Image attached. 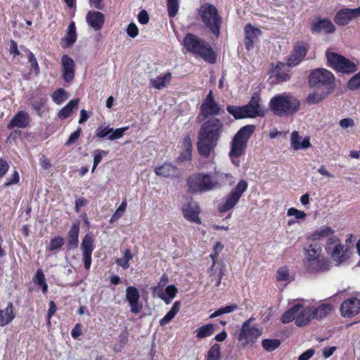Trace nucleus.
Listing matches in <instances>:
<instances>
[{"instance_id":"obj_4","label":"nucleus","mask_w":360,"mask_h":360,"mask_svg":"<svg viewBox=\"0 0 360 360\" xmlns=\"http://www.w3.org/2000/svg\"><path fill=\"white\" fill-rule=\"evenodd\" d=\"M255 126L250 124L243 127L236 134L231 142L229 157L231 162L236 167L240 166L238 158L245 151L247 142L255 131Z\"/></svg>"},{"instance_id":"obj_44","label":"nucleus","mask_w":360,"mask_h":360,"mask_svg":"<svg viewBox=\"0 0 360 360\" xmlns=\"http://www.w3.org/2000/svg\"><path fill=\"white\" fill-rule=\"evenodd\" d=\"M237 309H238V305L236 304L222 307L218 309L214 313H212L210 316V318L214 319V318H216L217 316H221L225 314L231 313V312L234 311L235 310H236Z\"/></svg>"},{"instance_id":"obj_20","label":"nucleus","mask_w":360,"mask_h":360,"mask_svg":"<svg viewBox=\"0 0 360 360\" xmlns=\"http://www.w3.org/2000/svg\"><path fill=\"white\" fill-rule=\"evenodd\" d=\"M356 11V8H342L340 10L334 18L335 22L342 26L347 25L352 19L359 16Z\"/></svg>"},{"instance_id":"obj_12","label":"nucleus","mask_w":360,"mask_h":360,"mask_svg":"<svg viewBox=\"0 0 360 360\" xmlns=\"http://www.w3.org/2000/svg\"><path fill=\"white\" fill-rule=\"evenodd\" d=\"M254 320L251 317L242 325V328L239 334V340L245 345L250 342H254L262 333L261 329L255 326H250V323Z\"/></svg>"},{"instance_id":"obj_36","label":"nucleus","mask_w":360,"mask_h":360,"mask_svg":"<svg viewBox=\"0 0 360 360\" xmlns=\"http://www.w3.org/2000/svg\"><path fill=\"white\" fill-rule=\"evenodd\" d=\"M286 65L282 63H278L272 71V75L279 82H285L290 79V75L285 71Z\"/></svg>"},{"instance_id":"obj_40","label":"nucleus","mask_w":360,"mask_h":360,"mask_svg":"<svg viewBox=\"0 0 360 360\" xmlns=\"http://www.w3.org/2000/svg\"><path fill=\"white\" fill-rule=\"evenodd\" d=\"M76 39V27L75 22H72L68 27V31L63 38V41L66 42L67 46H70L75 42Z\"/></svg>"},{"instance_id":"obj_41","label":"nucleus","mask_w":360,"mask_h":360,"mask_svg":"<svg viewBox=\"0 0 360 360\" xmlns=\"http://www.w3.org/2000/svg\"><path fill=\"white\" fill-rule=\"evenodd\" d=\"M33 281L36 285L41 287L44 293L48 290V285L45 281V276L41 269H38L33 278Z\"/></svg>"},{"instance_id":"obj_27","label":"nucleus","mask_w":360,"mask_h":360,"mask_svg":"<svg viewBox=\"0 0 360 360\" xmlns=\"http://www.w3.org/2000/svg\"><path fill=\"white\" fill-rule=\"evenodd\" d=\"M290 144L291 147L295 150L307 149L311 146L309 138L302 139L297 131H293L291 134Z\"/></svg>"},{"instance_id":"obj_46","label":"nucleus","mask_w":360,"mask_h":360,"mask_svg":"<svg viewBox=\"0 0 360 360\" xmlns=\"http://www.w3.org/2000/svg\"><path fill=\"white\" fill-rule=\"evenodd\" d=\"M221 347L219 344H214L209 349L206 356V360H220Z\"/></svg>"},{"instance_id":"obj_15","label":"nucleus","mask_w":360,"mask_h":360,"mask_svg":"<svg viewBox=\"0 0 360 360\" xmlns=\"http://www.w3.org/2000/svg\"><path fill=\"white\" fill-rule=\"evenodd\" d=\"M340 314L344 318H353L360 313V300L351 297L345 300L340 307Z\"/></svg>"},{"instance_id":"obj_29","label":"nucleus","mask_w":360,"mask_h":360,"mask_svg":"<svg viewBox=\"0 0 360 360\" xmlns=\"http://www.w3.org/2000/svg\"><path fill=\"white\" fill-rule=\"evenodd\" d=\"M311 29L314 32H323L326 34L333 33L335 30L334 25L328 19L318 20L313 24Z\"/></svg>"},{"instance_id":"obj_34","label":"nucleus","mask_w":360,"mask_h":360,"mask_svg":"<svg viewBox=\"0 0 360 360\" xmlns=\"http://www.w3.org/2000/svg\"><path fill=\"white\" fill-rule=\"evenodd\" d=\"M193 143L190 136H186L183 139L182 151L179 159L181 161L191 160L192 158Z\"/></svg>"},{"instance_id":"obj_13","label":"nucleus","mask_w":360,"mask_h":360,"mask_svg":"<svg viewBox=\"0 0 360 360\" xmlns=\"http://www.w3.org/2000/svg\"><path fill=\"white\" fill-rule=\"evenodd\" d=\"M221 108L214 101L212 91H210L206 98L200 105V115L198 119L202 116L204 119H207L210 116H217L220 113Z\"/></svg>"},{"instance_id":"obj_7","label":"nucleus","mask_w":360,"mask_h":360,"mask_svg":"<svg viewBox=\"0 0 360 360\" xmlns=\"http://www.w3.org/2000/svg\"><path fill=\"white\" fill-rule=\"evenodd\" d=\"M184 44L188 51L199 56L211 63L215 62V55L213 50L205 41L197 36L193 34H187L184 39Z\"/></svg>"},{"instance_id":"obj_30","label":"nucleus","mask_w":360,"mask_h":360,"mask_svg":"<svg viewBox=\"0 0 360 360\" xmlns=\"http://www.w3.org/2000/svg\"><path fill=\"white\" fill-rule=\"evenodd\" d=\"M331 93L322 89H314L308 94L305 101L309 105L318 104L324 101Z\"/></svg>"},{"instance_id":"obj_62","label":"nucleus","mask_w":360,"mask_h":360,"mask_svg":"<svg viewBox=\"0 0 360 360\" xmlns=\"http://www.w3.org/2000/svg\"><path fill=\"white\" fill-rule=\"evenodd\" d=\"M139 22L142 25H146L148 22L149 16L148 13L145 10H142L138 15Z\"/></svg>"},{"instance_id":"obj_19","label":"nucleus","mask_w":360,"mask_h":360,"mask_svg":"<svg viewBox=\"0 0 360 360\" xmlns=\"http://www.w3.org/2000/svg\"><path fill=\"white\" fill-rule=\"evenodd\" d=\"M156 175L165 178H178L181 176L179 169L172 163L165 162L154 169Z\"/></svg>"},{"instance_id":"obj_25","label":"nucleus","mask_w":360,"mask_h":360,"mask_svg":"<svg viewBox=\"0 0 360 360\" xmlns=\"http://www.w3.org/2000/svg\"><path fill=\"white\" fill-rule=\"evenodd\" d=\"M334 230L329 226H323L316 231L312 235L313 240L327 239V243H337L338 237L334 235Z\"/></svg>"},{"instance_id":"obj_17","label":"nucleus","mask_w":360,"mask_h":360,"mask_svg":"<svg viewBox=\"0 0 360 360\" xmlns=\"http://www.w3.org/2000/svg\"><path fill=\"white\" fill-rule=\"evenodd\" d=\"M182 212L186 219L196 224L201 223L199 218L200 209L196 202L189 201L184 205L182 207Z\"/></svg>"},{"instance_id":"obj_55","label":"nucleus","mask_w":360,"mask_h":360,"mask_svg":"<svg viewBox=\"0 0 360 360\" xmlns=\"http://www.w3.org/2000/svg\"><path fill=\"white\" fill-rule=\"evenodd\" d=\"M112 131V128L108 127H99L96 130V136L99 139H103L106 136H110V131Z\"/></svg>"},{"instance_id":"obj_14","label":"nucleus","mask_w":360,"mask_h":360,"mask_svg":"<svg viewBox=\"0 0 360 360\" xmlns=\"http://www.w3.org/2000/svg\"><path fill=\"white\" fill-rule=\"evenodd\" d=\"M125 298L132 314H138L142 311L143 304L140 300V292L136 287L129 286L127 288Z\"/></svg>"},{"instance_id":"obj_56","label":"nucleus","mask_w":360,"mask_h":360,"mask_svg":"<svg viewBox=\"0 0 360 360\" xmlns=\"http://www.w3.org/2000/svg\"><path fill=\"white\" fill-rule=\"evenodd\" d=\"M168 281V276L166 274H163L159 281L158 285L153 288V292L154 294H158L162 292V288L167 285Z\"/></svg>"},{"instance_id":"obj_60","label":"nucleus","mask_w":360,"mask_h":360,"mask_svg":"<svg viewBox=\"0 0 360 360\" xmlns=\"http://www.w3.org/2000/svg\"><path fill=\"white\" fill-rule=\"evenodd\" d=\"M127 33L130 37L134 38L139 34V29L134 22H131L127 28Z\"/></svg>"},{"instance_id":"obj_58","label":"nucleus","mask_w":360,"mask_h":360,"mask_svg":"<svg viewBox=\"0 0 360 360\" xmlns=\"http://www.w3.org/2000/svg\"><path fill=\"white\" fill-rule=\"evenodd\" d=\"M81 131H82V129L80 127H78L77 129L75 132L72 133L70 135L68 141L65 143V145L70 146L71 144H73L74 143H75L77 141V140L79 139V137L80 136Z\"/></svg>"},{"instance_id":"obj_33","label":"nucleus","mask_w":360,"mask_h":360,"mask_svg":"<svg viewBox=\"0 0 360 360\" xmlns=\"http://www.w3.org/2000/svg\"><path fill=\"white\" fill-rule=\"evenodd\" d=\"M79 232V224L78 222L73 223L68 233V246L70 249H75L78 247Z\"/></svg>"},{"instance_id":"obj_5","label":"nucleus","mask_w":360,"mask_h":360,"mask_svg":"<svg viewBox=\"0 0 360 360\" xmlns=\"http://www.w3.org/2000/svg\"><path fill=\"white\" fill-rule=\"evenodd\" d=\"M300 105L298 99L288 94L276 95L269 101L270 110L278 117L293 115L299 110Z\"/></svg>"},{"instance_id":"obj_57","label":"nucleus","mask_w":360,"mask_h":360,"mask_svg":"<svg viewBox=\"0 0 360 360\" xmlns=\"http://www.w3.org/2000/svg\"><path fill=\"white\" fill-rule=\"evenodd\" d=\"M107 152L102 150H97L95 152L94 158V165L91 169V172H94L97 165L101 162L102 156L107 155Z\"/></svg>"},{"instance_id":"obj_11","label":"nucleus","mask_w":360,"mask_h":360,"mask_svg":"<svg viewBox=\"0 0 360 360\" xmlns=\"http://www.w3.org/2000/svg\"><path fill=\"white\" fill-rule=\"evenodd\" d=\"M326 57L329 65L338 72L352 73L356 70V65L354 63L340 55L328 53Z\"/></svg>"},{"instance_id":"obj_21","label":"nucleus","mask_w":360,"mask_h":360,"mask_svg":"<svg viewBox=\"0 0 360 360\" xmlns=\"http://www.w3.org/2000/svg\"><path fill=\"white\" fill-rule=\"evenodd\" d=\"M305 266L309 273H321L330 269V263L327 259L321 257L312 261L306 262Z\"/></svg>"},{"instance_id":"obj_3","label":"nucleus","mask_w":360,"mask_h":360,"mask_svg":"<svg viewBox=\"0 0 360 360\" xmlns=\"http://www.w3.org/2000/svg\"><path fill=\"white\" fill-rule=\"evenodd\" d=\"M227 111L237 120L264 117L267 112L261 104L260 97L257 93L253 94L248 104L243 106L229 105Z\"/></svg>"},{"instance_id":"obj_28","label":"nucleus","mask_w":360,"mask_h":360,"mask_svg":"<svg viewBox=\"0 0 360 360\" xmlns=\"http://www.w3.org/2000/svg\"><path fill=\"white\" fill-rule=\"evenodd\" d=\"M86 21L95 30H99L104 22V15L99 11H90L87 14Z\"/></svg>"},{"instance_id":"obj_49","label":"nucleus","mask_w":360,"mask_h":360,"mask_svg":"<svg viewBox=\"0 0 360 360\" xmlns=\"http://www.w3.org/2000/svg\"><path fill=\"white\" fill-rule=\"evenodd\" d=\"M64 244V238L61 236H57L51 240L47 249L49 251H53L60 249Z\"/></svg>"},{"instance_id":"obj_26","label":"nucleus","mask_w":360,"mask_h":360,"mask_svg":"<svg viewBox=\"0 0 360 360\" xmlns=\"http://www.w3.org/2000/svg\"><path fill=\"white\" fill-rule=\"evenodd\" d=\"M30 121V118L28 113L24 110H20L12 118L8 124V128H25L28 126Z\"/></svg>"},{"instance_id":"obj_1","label":"nucleus","mask_w":360,"mask_h":360,"mask_svg":"<svg viewBox=\"0 0 360 360\" xmlns=\"http://www.w3.org/2000/svg\"><path fill=\"white\" fill-rule=\"evenodd\" d=\"M234 177L230 173L214 172V174L195 172L188 176L186 184L191 193H205L219 188L226 184L232 185Z\"/></svg>"},{"instance_id":"obj_24","label":"nucleus","mask_w":360,"mask_h":360,"mask_svg":"<svg viewBox=\"0 0 360 360\" xmlns=\"http://www.w3.org/2000/svg\"><path fill=\"white\" fill-rule=\"evenodd\" d=\"M245 31V46L248 50L252 48L254 43H255L258 37L262 34V31L253 27L251 24H248L244 29Z\"/></svg>"},{"instance_id":"obj_6","label":"nucleus","mask_w":360,"mask_h":360,"mask_svg":"<svg viewBox=\"0 0 360 360\" xmlns=\"http://www.w3.org/2000/svg\"><path fill=\"white\" fill-rule=\"evenodd\" d=\"M314 319L311 306L307 302L297 304L291 309L285 311L282 317L281 322L288 323L295 320L297 326H304L308 324Z\"/></svg>"},{"instance_id":"obj_43","label":"nucleus","mask_w":360,"mask_h":360,"mask_svg":"<svg viewBox=\"0 0 360 360\" xmlns=\"http://www.w3.org/2000/svg\"><path fill=\"white\" fill-rule=\"evenodd\" d=\"M133 255L129 249H127L124 252V256L122 258H118L116 259V264L121 266L124 269H127L129 267V261L131 260Z\"/></svg>"},{"instance_id":"obj_51","label":"nucleus","mask_w":360,"mask_h":360,"mask_svg":"<svg viewBox=\"0 0 360 360\" xmlns=\"http://www.w3.org/2000/svg\"><path fill=\"white\" fill-rule=\"evenodd\" d=\"M347 86L350 90L353 91L360 89V71L348 81Z\"/></svg>"},{"instance_id":"obj_37","label":"nucleus","mask_w":360,"mask_h":360,"mask_svg":"<svg viewBox=\"0 0 360 360\" xmlns=\"http://www.w3.org/2000/svg\"><path fill=\"white\" fill-rule=\"evenodd\" d=\"M79 100L78 98L71 100L65 107H63L58 113V117L64 120L68 117L75 109H77Z\"/></svg>"},{"instance_id":"obj_22","label":"nucleus","mask_w":360,"mask_h":360,"mask_svg":"<svg viewBox=\"0 0 360 360\" xmlns=\"http://www.w3.org/2000/svg\"><path fill=\"white\" fill-rule=\"evenodd\" d=\"M63 77L67 82H71L75 77L74 60L67 55H64L61 59Z\"/></svg>"},{"instance_id":"obj_64","label":"nucleus","mask_w":360,"mask_h":360,"mask_svg":"<svg viewBox=\"0 0 360 360\" xmlns=\"http://www.w3.org/2000/svg\"><path fill=\"white\" fill-rule=\"evenodd\" d=\"M174 315L169 311L162 319L160 320V326H163L170 322L174 318Z\"/></svg>"},{"instance_id":"obj_61","label":"nucleus","mask_w":360,"mask_h":360,"mask_svg":"<svg viewBox=\"0 0 360 360\" xmlns=\"http://www.w3.org/2000/svg\"><path fill=\"white\" fill-rule=\"evenodd\" d=\"M19 174L17 171H14L10 178H8L4 185L8 186L13 184H15L19 181Z\"/></svg>"},{"instance_id":"obj_8","label":"nucleus","mask_w":360,"mask_h":360,"mask_svg":"<svg viewBox=\"0 0 360 360\" xmlns=\"http://www.w3.org/2000/svg\"><path fill=\"white\" fill-rule=\"evenodd\" d=\"M309 85L313 89H322L332 93L335 89V77L325 68L312 70L309 76Z\"/></svg>"},{"instance_id":"obj_45","label":"nucleus","mask_w":360,"mask_h":360,"mask_svg":"<svg viewBox=\"0 0 360 360\" xmlns=\"http://www.w3.org/2000/svg\"><path fill=\"white\" fill-rule=\"evenodd\" d=\"M68 98L67 92L63 89H58L52 94V100L57 105L62 104Z\"/></svg>"},{"instance_id":"obj_53","label":"nucleus","mask_w":360,"mask_h":360,"mask_svg":"<svg viewBox=\"0 0 360 360\" xmlns=\"http://www.w3.org/2000/svg\"><path fill=\"white\" fill-rule=\"evenodd\" d=\"M129 129V127H124L121 128H117L114 129L112 128V131H110V136H108V139L110 141L116 140L122 137L124 131H126Z\"/></svg>"},{"instance_id":"obj_63","label":"nucleus","mask_w":360,"mask_h":360,"mask_svg":"<svg viewBox=\"0 0 360 360\" xmlns=\"http://www.w3.org/2000/svg\"><path fill=\"white\" fill-rule=\"evenodd\" d=\"M315 353V350L314 349H309L306 352H303L299 357L298 360H309L311 359Z\"/></svg>"},{"instance_id":"obj_38","label":"nucleus","mask_w":360,"mask_h":360,"mask_svg":"<svg viewBox=\"0 0 360 360\" xmlns=\"http://www.w3.org/2000/svg\"><path fill=\"white\" fill-rule=\"evenodd\" d=\"M306 262L312 261L321 257V248L319 245L310 244L305 250Z\"/></svg>"},{"instance_id":"obj_48","label":"nucleus","mask_w":360,"mask_h":360,"mask_svg":"<svg viewBox=\"0 0 360 360\" xmlns=\"http://www.w3.org/2000/svg\"><path fill=\"white\" fill-rule=\"evenodd\" d=\"M280 345L281 342L277 339H264L262 342L263 348L268 352L276 349Z\"/></svg>"},{"instance_id":"obj_32","label":"nucleus","mask_w":360,"mask_h":360,"mask_svg":"<svg viewBox=\"0 0 360 360\" xmlns=\"http://www.w3.org/2000/svg\"><path fill=\"white\" fill-rule=\"evenodd\" d=\"M14 318L13 305L12 302H8L6 309H0V326L8 325Z\"/></svg>"},{"instance_id":"obj_42","label":"nucleus","mask_w":360,"mask_h":360,"mask_svg":"<svg viewBox=\"0 0 360 360\" xmlns=\"http://www.w3.org/2000/svg\"><path fill=\"white\" fill-rule=\"evenodd\" d=\"M276 279L278 281L290 282L293 280V278L290 276L289 269L287 266H281L277 270Z\"/></svg>"},{"instance_id":"obj_23","label":"nucleus","mask_w":360,"mask_h":360,"mask_svg":"<svg viewBox=\"0 0 360 360\" xmlns=\"http://www.w3.org/2000/svg\"><path fill=\"white\" fill-rule=\"evenodd\" d=\"M307 49L306 46L302 44H297L294 49L290 54L288 60V66H296L304 59L307 54Z\"/></svg>"},{"instance_id":"obj_54","label":"nucleus","mask_w":360,"mask_h":360,"mask_svg":"<svg viewBox=\"0 0 360 360\" xmlns=\"http://www.w3.org/2000/svg\"><path fill=\"white\" fill-rule=\"evenodd\" d=\"M27 59L31 68L34 69L35 75H38L40 72V69L37 58L32 52L28 51Z\"/></svg>"},{"instance_id":"obj_39","label":"nucleus","mask_w":360,"mask_h":360,"mask_svg":"<svg viewBox=\"0 0 360 360\" xmlns=\"http://www.w3.org/2000/svg\"><path fill=\"white\" fill-rule=\"evenodd\" d=\"M214 325L212 323H207L195 331L196 337L199 339H202L209 336H211L214 331Z\"/></svg>"},{"instance_id":"obj_59","label":"nucleus","mask_w":360,"mask_h":360,"mask_svg":"<svg viewBox=\"0 0 360 360\" xmlns=\"http://www.w3.org/2000/svg\"><path fill=\"white\" fill-rule=\"evenodd\" d=\"M210 276L213 277V278L212 280H214V279L216 280L215 286L216 287L219 286V285L221 283V278L224 276L223 270L221 269H220L217 272H213V271H210Z\"/></svg>"},{"instance_id":"obj_2","label":"nucleus","mask_w":360,"mask_h":360,"mask_svg":"<svg viewBox=\"0 0 360 360\" xmlns=\"http://www.w3.org/2000/svg\"><path fill=\"white\" fill-rule=\"evenodd\" d=\"M224 131L222 122L216 117L206 120L198 131V151L200 155L207 158L217 146Z\"/></svg>"},{"instance_id":"obj_31","label":"nucleus","mask_w":360,"mask_h":360,"mask_svg":"<svg viewBox=\"0 0 360 360\" xmlns=\"http://www.w3.org/2000/svg\"><path fill=\"white\" fill-rule=\"evenodd\" d=\"M172 78V73L167 72L162 75L151 78L150 82L153 88L160 90L165 88L170 83Z\"/></svg>"},{"instance_id":"obj_10","label":"nucleus","mask_w":360,"mask_h":360,"mask_svg":"<svg viewBox=\"0 0 360 360\" xmlns=\"http://www.w3.org/2000/svg\"><path fill=\"white\" fill-rule=\"evenodd\" d=\"M248 184L246 181H239L237 185L224 198V202L218 207L219 211L220 212H226L232 210L238 202L244 192L248 189Z\"/></svg>"},{"instance_id":"obj_50","label":"nucleus","mask_w":360,"mask_h":360,"mask_svg":"<svg viewBox=\"0 0 360 360\" xmlns=\"http://www.w3.org/2000/svg\"><path fill=\"white\" fill-rule=\"evenodd\" d=\"M126 208H127V200H124L122 202L121 205L116 210L115 212L111 217L110 222L112 223V222L117 221L118 219H120L122 216L123 213L125 212Z\"/></svg>"},{"instance_id":"obj_18","label":"nucleus","mask_w":360,"mask_h":360,"mask_svg":"<svg viewBox=\"0 0 360 360\" xmlns=\"http://www.w3.org/2000/svg\"><path fill=\"white\" fill-rule=\"evenodd\" d=\"M344 248L338 238L337 243H327L326 248L332 259L339 264L346 259Z\"/></svg>"},{"instance_id":"obj_52","label":"nucleus","mask_w":360,"mask_h":360,"mask_svg":"<svg viewBox=\"0 0 360 360\" xmlns=\"http://www.w3.org/2000/svg\"><path fill=\"white\" fill-rule=\"evenodd\" d=\"M288 217H295L297 220H304L307 217V214L304 211L299 210L295 207H290L287 210Z\"/></svg>"},{"instance_id":"obj_47","label":"nucleus","mask_w":360,"mask_h":360,"mask_svg":"<svg viewBox=\"0 0 360 360\" xmlns=\"http://www.w3.org/2000/svg\"><path fill=\"white\" fill-rule=\"evenodd\" d=\"M167 4L168 15L170 18H174L179 9V0H167Z\"/></svg>"},{"instance_id":"obj_16","label":"nucleus","mask_w":360,"mask_h":360,"mask_svg":"<svg viewBox=\"0 0 360 360\" xmlns=\"http://www.w3.org/2000/svg\"><path fill=\"white\" fill-rule=\"evenodd\" d=\"M81 249L84 267L86 270H89L91 264V254L94 249V238L90 234H86L83 238Z\"/></svg>"},{"instance_id":"obj_35","label":"nucleus","mask_w":360,"mask_h":360,"mask_svg":"<svg viewBox=\"0 0 360 360\" xmlns=\"http://www.w3.org/2000/svg\"><path fill=\"white\" fill-rule=\"evenodd\" d=\"M314 319H321L328 316L333 310V307L330 304H321L317 307L311 306Z\"/></svg>"},{"instance_id":"obj_9","label":"nucleus","mask_w":360,"mask_h":360,"mask_svg":"<svg viewBox=\"0 0 360 360\" xmlns=\"http://www.w3.org/2000/svg\"><path fill=\"white\" fill-rule=\"evenodd\" d=\"M198 15L205 25L218 37L220 34L221 19L216 7L210 4H205L200 6Z\"/></svg>"}]
</instances>
